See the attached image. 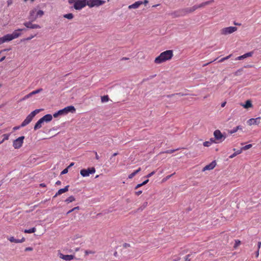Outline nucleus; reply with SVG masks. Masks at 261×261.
Here are the masks:
<instances>
[{
  "label": "nucleus",
  "mask_w": 261,
  "mask_h": 261,
  "mask_svg": "<svg viewBox=\"0 0 261 261\" xmlns=\"http://www.w3.org/2000/svg\"><path fill=\"white\" fill-rule=\"evenodd\" d=\"M142 4L146 5L147 4H148V0H144L143 2L142 1Z\"/></svg>",
  "instance_id": "obj_51"
},
{
  "label": "nucleus",
  "mask_w": 261,
  "mask_h": 261,
  "mask_svg": "<svg viewBox=\"0 0 261 261\" xmlns=\"http://www.w3.org/2000/svg\"><path fill=\"white\" fill-rule=\"evenodd\" d=\"M175 174V173H174L173 174H172L171 175H169L168 176H167L166 177V180H167L168 179H169L173 175H174Z\"/></svg>",
  "instance_id": "obj_49"
},
{
  "label": "nucleus",
  "mask_w": 261,
  "mask_h": 261,
  "mask_svg": "<svg viewBox=\"0 0 261 261\" xmlns=\"http://www.w3.org/2000/svg\"><path fill=\"white\" fill-rule=\"evenodd\" d=\"M95 253L94 251H91V250H86L85 251V254L86 255H88L89 254H94Z\"/></svg>",
  "instance_id": "obj_44"
},
{
  "label": "nucleus",
  "mask_w": 261,
  "mask_h": 261,
  "mask_svg": "<svg viewBox=\"0 0 261 261\" xmlns=\"http://www.w3.org/2000/svg\"><path fill=\"white\" fill-rule=\"evenodd\" d=\"M74 164V163H71L68 167L67 168L69 169L70 168V167H71L72 166H73Z\"/></svg>",
  "instance_id": "obj_56"
},
{
  "label": "nucleus",
  "mask_w": 261,
  "mask_h": 261,
  "mask_svg": "<svg viewBox=\"0 0 261 261\" xmlns=\"http://www.w3.org/2000/svg\"><path fill=\"white\" fill-rule=\"evenodd\" d=\"M8 240L11 242H14V243H15L16 242V239H15L13 237H10L9 238H8Z\"/></svg>",
  "instance_id": "obj_42"
},
{
  "label": "nucleus",
  "mask_w": 261,
  "mask_h": 261,
  "mask_svg": "<svg viewBox=\"0 0 261 261\" xmlns=\"http://www.w3.org/2000/svg\"><path fill=\"white\" fill-rule=\"evenodd\" d=\"M95 172V169L94 167L88 168L87 169H82L80 171V173L83 177L89 176L90 174H93Z\"/></svg>",
  "instance_id": "obj_11"
},
{
  "label": "nucleus",
  "mask_w": 261,
  "mask_h": 261,
  "mask_svg": "<svg viewBox=\"0 0 261 261\" xmlns=\"http://www.w3.org/2000/svg\"><path fill=\"white\" fill-rule=\"evenodd\" d=\"M237 31V27H229L224 28L222 29L220 31V32L222 35H227L228 34H231Z\"/></svg>",
  "instance_id": "obj_7"
},
{
  "label": "nucleus",
  "mask_w": 261,
  "mask_h": 261,
  "mask_svg": "<svg viewBox=\"0 0 261 261\" xmlns=\"http://www.w3.org/2000/svg\"><path fill=\"white\" fill-rule=\"evenodd\" d=\"M63 17L68 19H72L73 18V15L72 13H68L64 15Z\"/></svg>",
  "instance_id": "obj_30"
},
{
  "label": "nucleus",
  "mask_w": 261,
  "mask_h": 261,
  "mask_svg": "<svg viewBox=\"0 0 261 261\" xmlns=\"http://www.w3.org/2000/svg\"><path fill=\"white\" fill-rule=\"evenodd\" d=\"M36 13L37 18L38 17H40L42 16L44 14V12L41 10H37Z\"/></svg>",
  "instance_id": "obj_29"
},
{
  "label": "nucleus",
  "mask_w": 261,
  "mask_h": 261,
  "mask_svg": "<svg viewBox=\"0 0 261 261\" xmlns=\"http://www.w3.org/2000/svg\"><path fill=\"white\" fill-rule=\"evenodd\" d=\"M42 91V89L40 88V89H38L37 90L32 91V92H31V93L32 94V95H33L34 94L40 93Z\"/></svg>",
  "instance_id": "obj_35"
},
{
  "label": "nucleus",
  "mask_w": 261,
  "mask_h": 261,
  "mask_svg": "<svg viewBox=\"0 0 261 261\" xmlns=\"http://www.w3.org/2000/svg\"><path fill=\"white\" fill-rule=\"evenodd\" d=\"M242 106L245 109H248L252 107V105L251 101L249 100H248L246 101L245 104L242 105Z\"/></svg>",
  "instance_id": "obj_23"
},
{
  "label": "nucleus",
  "mask_w": 261,
  "mask_h": 261,
  "mask_svg": "<svg viewBox=\"0 0 261 261\" xmlns=\"http://www.w3.org/2000/svg\"><path fill=\"white\" fill-rule=\"evenodd\" d=\"M252 53L249 52V53H246L242 56L237 57L236 58V60H241L244 59L247 57H251V56H252Z\"/></svg>",
  "instance_id": "obj_20"
},
{
  "label": "nucleus",
  "mask_w": 261,
  "mask_h": 261,
  "mask_svg": "<svg viewBox=\"0 0 261 261\" xmlns=\"http://www.w3.org/2000/svg\"><path fill=\"white\" fill-rule=\"evenodd\" d=\"M109 97L108 95H105L101 97L102 102H106L109 100Z\"/></svg>",
  "instance_id": "obj_33"
},
{
  "label": "nucleus",
  "mask_w": 261,
  "mask_h": 261,
  "mask_svg": "<svg viewBox=\"0 0 261 261\" xmlns=\"http://www.w3.org/2000/svg\"><path fill=\"white\" fill-rule=\"evenodd\" d=\"M203 144V146L205 147H209L212 145L210 142H209L208 141L204 142Z\"/></svg>",
  "instance_id": "obj_37"
},
{
  "label": "nucleus",
  "mask_w": 261,
  "mask_h": 261,
  "mask_svg": "<svg viewBox=\"0 0 261 261\" xmlns=\"http://www.w3.org/2000/svg\"><path fill=\"white\" fill-rule=\"evenodd\" d=\"M37 9H33L30 12V15L29 16V19L32 21H34L37 19L36 12Z\"/></svg>",
  "instance_id": "obj_15"
},
{
  "label": "nucleus",
  "mask_w": 261,
  "mask_h": 261,
  "mask_svg": "<svg viewBox=\"0 0 261 261\" xmlns=\"http://www.w3.org/2000/svg\"><path fill=\"white\" fill-rule=\"evenodd\" d=\"M56 184L57 185H60L61 184V182L60 180H58L56 181Z\"/></svg>",
  "instance_id": "obj_57"
},
{
  "label": "nucleus",
  "mask_w": 261,
  "mask_h": 261,
  "mask_svg": "<svg viewBox=\"0 0 261 261\" xmlns=\"http://www.w3.org/2000/svg\"><path fill=\"white\" fill-rule=\"evenodd\" d=\"M208 141L210 142L211 144H212L213 143H218L217 141L215 140V139L213 138L210 139V140Z\"/></svg>",
  "instance_id": "obj_41"
},
{
  "label": "nucleus",
  "mask_w": 261,
  "mask_h": 261,
  "mask_svg": "<svg viewBox=\"0 0 261 261\" xmlns=\"http://www.w3.org/2000/svg\"><path fill=\"white\" fill-rule=\"evenodd\" d=\"M241 244V242L239 240H236L235 244L234 245V248H237Z\"/></svg>",
  "instance_id": "obj_38"
},
{
  "label": "nucleus",
  "mask_w": 261,
  "mask_h": 261,
  "mask_svg": "<svg viewBox=\"0 0 261 261\" xmlns=\"http://www.w3.org/2000/svg\"><path fill=\"white\" fill-rule=\"evenodd\" d=\"M44 122L42 120L41 118H40L35 124L34 126V129L37 130L42 127V124H43Z\"/></svg>",
  "instance_id": "obj_21"
},
{
  "label": "nucleus",
  "mask_w": 261,
  "mask_h": 261,
  "mask_svg": "<svg viewBox=\"0 0 261 261\" xmlns=\"http://www.w3.org/2000/svg\"><path fill=\"white\" fill-rule=\"evenodd\" d=\"M105 3V1L101 0H87L86 5L92 8L94 6H99Z\"/></svg>",
  "instance_id": "obj_8"
},
{
  "label": "nucleus",
  "mask_w": 261,
  "mask_h": 261,
  "mask_svg": "<svg viewBox=\"0 0 261 261\" xmlns=\"http://www.w3.org/2000/svg\"><path fill=\"white\" fill-rule=\"evenodd\" d=\"M36 228L33 227L29 229H25L24 230V232L28 233H31L35 232L36 231Z\"/></svg>",
  "instance_id": "obj_27"
},
{
  "label": "nucleus",
  "mask_w": 261,
  "mask_h": 261,
  "mask_svg": "<svg viewBox=\"0 0 261 261\" xmlns=\"http://www.w3.org/2000/svg\"><path fill=\"white\" fill-rule=\"evenodd\" d=\"M141 186H142V185H141V184H138V185L136 186L135 189H138V188H139L141 187Z\"/></svg>",
  "instance_id": "obj_52"
},
{
  "label": "nucleus",
  "mask_w": 261,
  "mask_h": 261,
  "mask_svg": "<svg viewBox=\"0 0 261 261\" xmlns=\"http://www.w3.org/2000/svg\"><path fill=\"white\" fill-rule=\"evenodd\" d=\"M95 158L97 160H98L99 159V157L98 155L97 154V152H95Z\"/></svg>",
  "instance_id": "obj_60"
},
{
  "label": "nucleus",
  "mask_w": 261,
  "mask_h": 261,
  "mask_svg": "<svg viewBox=\"0 0 261 261\" xmlns=\"http://www.w3.org/2000/svg\"><path fill=\"white\" fill-rule=\"evenodd\" d=\"M226 101H224V102H222L221 103V107H223V108L225 106V105H226Z\"/></svg>",
  "instance_id": "obj_53"
},
{
  "label": "nucleus",
  "mask_w": 261,
  "mask_h": 261,
  "mask_svg": "<svg viewBox=\"0 0 261 261\" xmlns=\"http://www.w3.org/2000/svg\"><path fill=\"white\" fill-rule=\"evenodd\" d=\"M140 171H141V168H139L138 169L136 170V171H134L132 173L129 174L128 175V178L130 179L132 178L134 176H135Z\"/></svg>",
  "instance_id": "obj_25"
},
{
  "label": "nucleus",
  "mask_w": 261,
  "mask_h": 261,
  "mask_svg": "<svg viewBox=\"0 0 261 261\" xmlns=\"http://www.w3.org/2000/svg\"><path fill=\"white\" fill-rule=\"evenodd\" d=\"M5 59V57H2L1 59H0V62H2L3 60H4V59Z\"/></svg>",
  "instance_id": "obj_63"
},
{
  "label": "nucleus",
  "mask_w": 261,
  "mask_h": 261,
  "mask_svg": "<svg viewBox=\"0 0 261 261\" xmlns=\"http://www.w3.org/2000/svg\"><path fill=\"white\" fill-rule=\"evenodd\" d=\"M259 255V250H257L256 253V256L257 257Z\"/></svg>",
  "instance_id": "obj_62"
},
{
  "label": "nucleus",
  "mask_w": 261,
  "mask_h": 261,
  "mask_svg": "<svg viewBox=\"0 0 261 261\" xmlns=\"http://www.w3.org/2000/svg\"><path fill=\"white\" fill-rule=\"evenodd\" d=\"M75 200V198L73 196H71L65 200V202L67 203L72 202Z\"/></svg>",
  "instance_id": "obj_28"
},
{
  "label": "nucleus",
  "mask_w": 261,
  "mask_h": 261,
  "mask_svg": "<svg viewBox=\"0 0 261 261\" xmlns=\"http://www.w3.org/2000/svg\"><path fill=\"white\" fill-rule=\"evenodd\" d=\"M33 248L31 247H27L25 249V251H31L33 250Z\"/></svg>",
  "instance_id": "obj_47"
},
{
  "label": "nucleus",
  "mask_w": 261,
  "mask_h": 261,
  "mask_svg": "<svg viewBox=\"0 0 261 261\" xmlns=\"http://www.w3.org/2000/svg\"><path fill=\"white\" fill-rule=\"evenodd\" d=\"M214 136L218 143L222 142L226 138V135L222 134L219 129L214 131Z\"/></svg>",
  "instance_id": "obj_6"
},
{
  "label": "nucleus",
  "mask_w": 261,
  "mask_h": 261,
  "mask_svg": "<svg viewBox=\"0 0 261 261\" xmlns=\"http://www.w3.org/2000/svg\"><path fill=\"white\" fill-rule=\"evenodd\" d=\"M173 51L171 50H166L162 53L155 60L154 62L156 64H161L172 58L173 57Z\"/></svg>",
  "instance_id": "obj_2"
},
{
  "label": "nucleus",
  "mask_w": 261,
  "mask_h": 261,
  "mask_svg": "<svg viewBox=\"0 0 261 261\" xmlns=\"http://www.w3.org/2000/svg\"><path fill=\"white\" fill-rule=\"evenodd\" d=\"M25 241V239L24 238H22L20 240L16 239L15 243H22Z\"/></svg>",
  "instance_id": "obj_39"
},
{
  "label": "nucleus",
  "mask_w": 261,
  "mask_h": 261,
  "mask_svg": "<svg viewBox=\"0 0 261 261\" xmlns=\"http://www.w3.org/2000/svg\"><path fill=\"white\" fill-rule=\"evenodd\" d=\"M177 149H171L166 151L165 152L167 153H172Z\"/></svg>",
  "instance_id": "obj_43"
},
{
  "label": "nucleus",
  "mask_w": 261,
  "mask_h": 261,
  "mask_svg": "<svg viewBox=\"0 0 261 261\" xmlns=\"http://www.w3.org/2000/svg\"><path fill=\"white\" fill-rule=\"evenodd\" d=\"M9 42L8 39L7 38V35L4 36L0 38V44H3L5 42Z\"/></svg>",
  "instance_id": "obj_24"
},
{
  "label": "nucleus",
  "mask_w": 261,
  "mask_h": 261,
  "mask_svg": "<svg viewBox=\"0 0 261 261\" xmlns=\"http://www.w3.org/2000/svg\"><path fill=\"white\" fill-rule=\"evenodd\" d=\"M40 186L42 187H45L46 185L44 184H40Z\"/></svg>",
  "instance_id": "obj_61"
},
{
  "label": "nucleus",
  "mask_w": 261,
  "mask_h": 261,
  "mask_svg": "<svg viewBox=\"0 0 261 261\" xmlns=\"http://www.w3.org/2000/svg\"><path fill=\"white\" fill-rule=\"evenodd\" d=\"M142 193V191H139L136 193V195H139Z\"/></svg>",
  "instance_id": "obj_55"
},
{
  "label": "nucleus",
  "mask_w": 261,
  "mask_h": 261,
  "mask_svg": "<svg viewBox=\"0 0 261 261\" xmlns=\"http://www.w3.org/2000/svg\"><path fill=\"white\" fill-rule=\"evenodd\" d=\"M20 127H21V125H20V126H15V127H14L13 128V129H14V130L18 129H19Z\"/></svg>",
  "instance_id": "obj_58"
},
{
  "label": "nucleus",
  "mask_w": 261,
  "mask_h": 261,
  "mask_svg": "<svg viewBox=\"0 0 261 261\" xmlns=\"http://www.w3.org/2000/svg\"><path fill=\"white\" fill-rule=\"evenodd\" d=\"M190 255H191L188 254V255H186V256H185V260H186V261H190Z\"/></svg>",
  "instance_id": "obj_48"
},
{
  "label": "nucleus",
  "mask_w": 261,
  "mask_h": 261,
  "mask_svg": "<svg viewBox=\"0 0 261 261\" xmlns=\"http://www.w3.org/2000/svg\"><path fill=\"white\" fill-rule=\"evenodd\" d=\"M24 139V136H21L14 140L13 142V146L14 148L15 149H18L20 148L22 146V144L23 143Z\"/></svg>",
  "instance_id": "obj_9"
},
{
  "label": "nucleus",
  "mask_w": 261,
  "mask_h": 261,
  "mask_svg": "<svg viewBox=\"0 0 261 261\" xmlns=\"http://www.w3.org/2000/svg\"><path fill=\"white\" fill-rule=\"evenodd\" d=\"M230 56H231V55H230L228 56H226V57L222 58L221 60H219V62H222L224 61L225 60L228 59L230 57Z\"/></svg>",
  "instance_id": "obj_36"
},
{
  "label": "nucleus",
  "mask_w": 261,
  "mask_h": 261,
  "mask_svg": "<svg viewBox=\"0 0 261 261\" xmlns=\"http://www.w3.org/2000/svg\"><path fill=\"white\" fill-rule=\"evenodd\" d=\"M79 206H76V207H75L74 208H73L72 209L70 210V211H69L67 213V214H70V213L74 211V210H79Z\"/></svg>",
  "instance_id": "obj_40"
},
{
  "label": "nucleus",
  "mask_w": 261,
  "mask_h": 261,
  "mask_svg": "<svg viewBox=\"0 0 261 261\" xmlns=\"http://www.w3.org/2000/svg\"><path fill=\"white\" fill-rule=\"evenodd\" d=\"M260 117L256 118H251L247 121V124L249 125H258L260 123Z\"/></svg>",
  "instance_id": "obj_13"
},
{
  "label": "nucleus",
  "mask_w": 261,
  "mask_h": 261,
  "mask_svg": "<svg viewBox=\"0 0 261 261\" xmlns=\"http://www.w3.org/2000/svg\"><path fill=\"white\" fill-rule=\"evenodd\" d=\"M32 22V21L31 20V21L25 22H24L23 25L29 29H35L41 28V27L39 25L37 24H33Z\"/></svg>",
  "instance_id": "obj_12"
},
{
  "label": "nucleus",
  "mask_w": 261,
  "mask_h": 261,
  "mask_svg": "<svg viewBox=\"0 0 261 261\" xmlns=\"http://www.w3.org/2000/svg\"><path fill=\"white\" fill-rule=\"evenodd\" d=\"M59 257L66 261H69L73 259L74 258V256L72 255H64L63 254L60 253L59 254Z\"/></svg>",
  "instance_id": "obj_14"
},
{
  "label": "nucleus",
  "mask_w": 261,
  "mask_h": 261,
  "mask_svg": "<svg viewBox=\"0 0 261 261\" xmlns=\"http://www.w3.org/2000/svg\"><path fill=\"white\" fill-rule=\"evenodd\" d=\"M75 112V109L73 106H68L62 110L58 111L57 112L55 113L53 115V116L55 118H57L59 116L66 115L69 112L74 113Z\"/></svg>",
  "instance_id": "obj_4"
},
{
  "label": "nucleus",
  "mask_w": 261,
  "mask_h": 261,
  "mask_svg": "<svg viewBox=\"0 0 261 261\" xmlns=\"http://www.w3.org/2000/svg\"><path fill=\"white\" fill-rule=\"evenodd\" d=\"M142 5V1H137L133 4L132 5H130L128 6V8L129 9H137L139 7L140 5Z\"/></svg>",
  "instance_id": "obj_17"
},
{
  "label": "nucleus",
  "mask_w": 261,
  "mask_h": 261,
  "mask_svg": "<svg viewBox=\"0 0 261 261\" xmlns=\"http://www.w3.org/2000/svg\"><path fill=\"white\" fill-rule=\"evenodd\" d=\"M216 165V163L215 161H213L210 164L205 166L202 169V171H205L206 170H211L213 169Z\"/></svg>",
  "instance_id": "obj_16"
},
{
  "label": "nucleus",
  "mask_w": 261,
  "mask_h": 261,
  "mask_svg": "<svg viewBox=\"0 0 261 261\" xmlns=\"http://www.w3.org/2000/svg\"><path fill=\"white\" fill-rule=\"evenodd\" d=\"M211 3V1H207L204 3H202L199 5H194L191 7L186 8L185 9L181 10L179 12V13L176 15V16H181L186 15L188 13H192L195 11L198 8H201L205 7V6L210 4Z\"/></svg>",
  "instance_id": "obj_1"
},
{
  "label": "nucleus",
  "mask_w": 261,
  "mask_h": 261,
  "mask_svg": "<svg viewBox=\"0 0 261 261\" xmlns=\"http://www.w3.org/2000/svg\"><path fill=\"white\" fill-rule=\"evenodd\" d=\"M148 181H149L148 179H147L146 180H144V182L145 184H147V183L148 182Z\"/></svg>",
  "instance_id": "obj_64"
},
{
  "label": "nucleus",
  "mask_w": 261,
  "mask_h": 261,
  "mask_svg": "<svg viewBox=\"0 0 261 261\" xmlns=\"http://www.w3.org/2000/svg\"><path fill=\"white\" fill-rule=\"evenodd\" d=\"M68 168H66L65 169H64L62 172H61V174H66L68 172Z\"/></svg>",
  "instance_id": "obj_45"
},
{
  "label": "nucleus",
  "mask_w": 261,
  "mask_h": 261,
  "mask_svg": "<svg viewBox=\"0 0 261 261\" xmlns=\"http://www.w3.org/2000/svg\"><path fill=\"white\" fill-rule=\"evenodd\" d=\"M241 72V70H238L237 71H236V72L235 73V74L236 75H238L240 74V73Z\"/></svg>",
  "instance_id": "obj_54"
},
{
  "label": "nucleus",
  "mask_w": 261,
  "mask_h": 261,
  "mask_svg": "<svg viewBox=\"0 0 261 261\" xmlns=\"http://www.w3.org/2000/svg\"><path fill=\"white\" fill-rule=\"evenodd\" d=\"M32 96V94L31 93H30L29 94L26 95L25 96H24L23 98H22L21 99H20V101H23V100H26L27 99L31 97V96Z\"/></svg>",
  "instance_id": "obj_34"
},
{
  "label": "nucleus",
  "mask_w": 261,
  "mask_h": 261,
  "mask_svg": "<svg viewBox=\"0 0 261 261\" xmlns=\"http://www.w3.org/2000/svg\"><path fill=\"white\" fill-rule=\"evenodd\" d=\"M242 152V150L241 149L240 150H237L234 153H233L232 154L229 156L230 159H232L238 154H239Z\"/></svg>",
  "instance_id": "obj_26"
},
{
  "label": "nucleus",
  "mask_w": 261,
  "mask_h": 261,
  "mask_svg": "<svg viewBox=\"0 0 261 261\" xmlns=\"http://www.w3.org/2000/svg\"><path fill=\"white\" fill-rule=\"evenodd\" d=\"M69 187V186H66L64 188L61 189L59 190H58L57 193L54 196V197H57L58 195H60L67 192L68 191Z\"/></svg>",
  "instance_id": "obj_18"
},
{
  "label": "nucleus",
  "mask_w": 261,
  "mask_h": 261,
  "mask_svg": "<svg viewBox=\"0 0 261 261\" xmlns=\"http://www.w3.org/2000/svg\"><path fill=\"white\" fill-rule=\"evenodd\" d=\"M87 0H68V3L73 5L75 10H81L86 6Z\"/></svg>",
  "instance_id": "obj_3"
},
{
  "label": "nucleus",
  "mask_w": 261,
  "mask_h": 261,
  "mask_svg": "<svg viewBox=\"0 0 261 261\" xmlns=\"http://www.w3.org/2000/svg\"><path fill=\"white\" fill-rule=\"evenodd\" d=\"M252 145L250 144L247 145L242 147L241 148V150H242V151H243V150H246L250 149L251 147H252Z\"/></svg>",
  "instance_id": "obj_32"
},
{
  "label": "nucleus",
  "mask_w": 261,
  "mask_h": 261,
  "mask_svg": "<svg viewBox=\"0 0 261 261\" xmlns=\"http://www.w3.org/2000/svg\"><path fill=\"white\" fill-rule=\"evenodd\" d=\"M242 126L241 125H238L235 127H233L232 129L229 130L228 133L230 134H232L233 133H236L238 130H242Z\"/></svg>",
  "instance_id": "obj_22"
},
{
  "label": "nucleus",
  "mask_w": 261,
  "mask_h": 261,
  "mask_svg": "<svg viewBox=\"0 0 261 261\" xmlns=\"http://www.w3.org/2000/svg\"><path fill=\"white\" fill-rule=\"evenodd\" d=\"M40 111V109H36L32 112L22 122L21 124V127H24L29 124L35 117V116Z\"/></svg>",
  "instance_id": "obj_5"
},
{
  "label": "nucleus",
  "mask_w": 261,
  "mask_h": 261,
  "mask_svg": "<svg viewBox=\"0 0 261 261\" xmlns=\"http://www.w3.org/2000/svg\"><path fill=\"white\" fill-rule=\"evenodd\" d=\"M23 29H18L15 30L12 34H7V38L9 41H10L14 39H16L19 37L21 34L19 33L20 31H22Z\"/></svg>",
  "instance_id": "obj_10"
},
{
  "label": "nucleus",
  "mask_w": 261,
  "mask_h": 261,
  "mask_svg": "<svg viewBox=\"0 0 261 261\" xmlns=\"http://www.w3.org/2000/svg\"><path fill=\"white\" fill-rule=\"evenodd\" d=\"M155 173L154 171H152V172L149 173L146 176V178H149L151 177L152 175H153Z\"/></svg>",
  "instance_id": "obj_46"
},
{
  "label": "nucleus",
  "mask_w": 261,
  "mask_h": 261,
  "mask_svg": "<svg viewBox=\"0 0 261 261\" xmlns=\"http://www.w3.org/2000/svg\"><path fill=\"white\" fill-rule=\"evenodd\" d=\"M124 247L125 248L128 247H129V244L125 243L124 244Z\"/></svg>",
  "instance_id": "obj_59"
},
{
  "label": "nucleus",
  "mask_w": 261,
  "mask_h": 261,
  "mask_svg": "<svg viewBox=\"0 0 261 261\" xmlns=\"http://www.w3.org/2000/svg\"><path fill=\"white\" fill-rule=\"evenodd\" d=\"M260 246H261V242H259L257 244V248H258L257 250H259Z\"/></svg>",
  "instance_id": "obj_50"
},
{
  "label": "nucleus",
  "mask_w": 261,
  "mask_h": 261,
  "mask_svg": "<svg viewBox=\"0 0 261 261\" xmlns=\"http://www.w3.org/2000/svg\"><path fill=\"white\" fill-rule=\"evenodd\" d=\"M9 134H4L3 135V137H4L3 139H2V141L0 142V144L2 143L3 142H4L5 140H7L9 139Z\"/></svg>",
  "instance_id": "obj_31"
},
{
  "label": "nucleus",
  "mask_w": 261,
  "mask_h": 261,
  "mask_svg": "<svg viewBox=\"0 0 261 261\" xmlns=\"http://www.w3.org/2000/svg\"><path fill=\"white\" fill-rule=\"evenodd\" d=\"M44 122H50L53 119V116L51 114H46L41 118Z\"/></svg>",
  "instance_id": "obj_19"
}]
</instances>
